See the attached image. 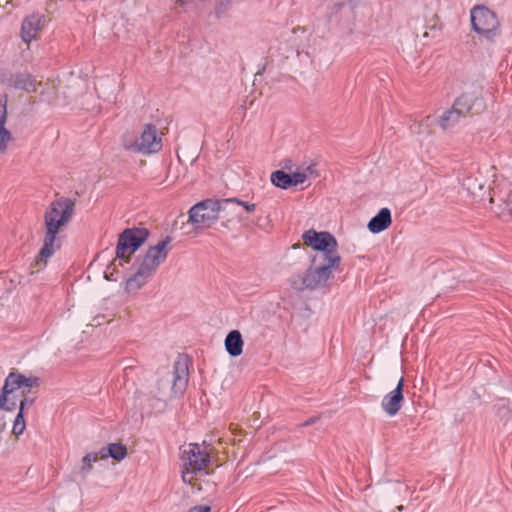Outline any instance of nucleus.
Returning a JSON list of instances; mask_svg holds the SVG:
<instances>
[{"instance_id": "f257e3e1", "label": "nucleus", "mask_w": 512, "mask_h": 512, "mask_svg": "<svg viewBox=\"0 0 512 512\" xmlns=\"http://www.w3.org/2000/svg\"><path fill=\"white\" fill-rule=\"evenodd\" d=\"M74 209V202L68 198H60L51 203L45 213V236L43 246L32 263V272H39L46 267L50 258L61 246L57 238L59 232L70 221Z\"/></svg>"}, {"instance_id": "f03ea898", "label": "nucleus", "mask_w": 512, "mask_h": 512, "mask_svg": "<svg viewBox=\"0 0 512 512\" xmlns=\"http://www.w3.org/2000/svg\"><path fill=\"white\" fill-rule=\"evenodd\" d=\"M255 208L256 204L247 201H239L236 198L222 200L210 198L190 208L189 222L196 229H205L211 227L218 220L221 210L229 209L236 212L239 216H242L244 212H254Z\"/></svg>"}, {"instance_id": "7ed1b4c3", "label": "nucleus", "mask_w": 512, "mask_h": 512, "mask_svg": "<svg viewBox=\"0 0 512 512\" xmlns=\"http://www.w3.org/2000/svg\"><path fill=\"white\" fill-rule=\"evenodd\" d=\"M271 183L280 189L299 188L305 190L320 181V171L316 163H301L296 165L292 160H286L281 170L271 173Z\"/></svg>"}, {"instance_id": "20e7f679", "label": "nucleus", "mask_w": 512, "mask_h": 512, "mask_svg": "<svg viewBox=\"0 0 512 512\" xmlns=\"http://www.w3.org/2000/svg\"><path fill=\"white\" fill-rule=\"evenodd\" d=\"M171 239L166 237L150 246L140 259L136 272L126 281V290L134 292L143 287L168 257Z\"/></svg>"}, {"instance_id": "39448f33", "label": "nucleus", "mask_w": 512, "mask_h": 512, "mask_svg": "<svg viewBox=\"0 0 512 512\" xmlns=\"http://www.w3.org/2000/svg\"><path fill=\"white\" fill-rule=\"evenodd\" d=\"M303 243L317 251L312 259V265L326 267L330 274L339 269L341 257L337 251V241L329 232H317L314 229L302 235Z\"/></svg>"}, {"instance_id": "423d86ee", "label": "nucleus", "mask_w": 512, "mask_h": 512, "mask_svg": "<svg viewBox=\"0 0 512 512\" xmlns=\"http://www.w3.org/2000/svg\"><path fill=\"white\" fill-rule=\"evenodd\" d=\"M37 377H26L19 372H10L4 381L0 393V410L12 411L23 402L28 403L27 395L33 387H37Z\"/></svg>"}, {"instance_id": "0eeeda50", "label": "nucleus", "mask_w": 512, "mask_h": 512, "mask_svg": "<svg viewBox=\"0 0 512 512\" xmlns=\"http://www.w3.org/2000/svg\"><path fill=\"white\" fill-rule=\"evenodd\" d=\"M213 448L210 445L189 443L182 448V479L185 483L194 485L197 475L208 473Z\"/></svg>"}, {"instance_id": "6e6552de", "label": "nucleus", "mask_w": 512, "mask_h": 512, "mask_svg": "<svg viewBox=\"0 0 512 512\" xmlns=\"http://www.w3.org/2000/svg\"><path fill=\"white\" fill-rule=\"evenodd\" d=\"M124 147L127 150L142 154L157 153L162 148V139L156 126L146 124L138 137L125 140Z\"/></svg>"}, {"instance_id": "1a4fd4ad", "label": "nucleus", "mask_w": 512, "mask_h": 512, "mask_svg": "<svg viewBox=\"0 0 512 512\" xmlns=\"http://www.w3.org/2000/svg\"><path fill=\"white\" fill-rule=\"evenodd\" d=\"M333 275L330 270L322 266H314L311 264L305 274H296L289 279L292 289L303 291L305 289L314 290L325 285Z\"/></svg>"}, {"instance_id": "9d476101", "label": "nucleus", "mask_w": 512, "mask_h": 512, "mask_svg": "<svg viewBox=\"0 0 512 512\" xmlns=\"http://www.w3.org/2000/svg\"><path fill=\"white\" fill-rule=\"evenodd\" d=\"M471 23L478 34L488 39L494 37L499 31L496 14L484 6H477L471 10Z\"/></svg>"}, {"instance_id": "9b49d317", "label": "nucleus", "mask_w": 512, "mask_h": 512, "mask_svg": "<svg viewBox=\"0 0 512 512\" xmlns=\"http://www.w3.org/2000/svg\"><path fill=\"white\" fill-rule=\"evenodd\" d=\"M149 232L145 228H132L124 230L118 239L116 255L126 261L145 242Z\"/></svg>"}, {"instance_id": "f8f14e48", "label": "nucleus", "mask_w": 512, "mask_h": 512, "mask_svg": "<svg viewBox=\"0 0 512 512\" xmlns=\"http://www.w3.org/2000/svg\"><path fill=\"white\" fill-rule=\"evenodd\" d=\"M404 379L401 377L394 390L387 393L382 401L381 408L390 417L398 414L404 402L403 396Z\"/></svg>"}, {"instance_id": "ddd939ff", "label": "nucleus", "mask_w": 512, "mask_h": 512, "mask_svg": "<svg viewBox=\"0 0 512 512\" xmlns=\"http://www.w3.org/2000/svg\"><path fill=\"white\" fill-rule=\"evenodd\" d=\"M453 105L464 117L470 113H479L485 108L482 96L475 93H464L460 95Z\"/></svg>"}, {"instance_id": "4468645a", "label": "nucleus", "mask_w": 512, "mask_h": 512, "mask_svg": "<svg viewBox=\"0 0 512 512\" xmlns=\"http://www.w3.org/2000/svg\"><path fill=\"white\" fill-rule=\"evenodd\" d=\"M45 16L41 14H31L24 18L21 25V39L29 44L35 40L39 32L44 28Z\"/></svg>"}, {"instance_id": "2eb2a0df", "label": "nucleus", "mask_w": 512, "mask_h": 512, "mask_svg": "<svg viewBox=\"0 0 512 512\" xmlns=\"http://www.w3.org/2000/svg\"><path fill=\"white\" fill-rule=\"evenodd\" d=\"M491 211L502 221L512 219V199L509 194H493L489 196Z\"/></svg>"}, {"instance_id": "dca6fc26", "label": "nucleus", "mask_w": 512, "mask_h": 512, "mask_svg": "<svg viewBox=\"0 0 512 512\" xmlns=\"http://www.w3.org/2000/svg\"><path fill=\"white\" fill-rule=\"evenodd\" d=\"M188 384V366L185 360H177L174 363L171 393L180 396L184 393Z\"/></svg>"}, {"instance_id": "f3484780", "label": "nucleus", "mask_w": 512, "mask_h": 512, "mask_svg": "<svg viewBox=\"0 0 512 512\" xmlns=\"http://www.w3.org/2000/svg\"><path fill=\"white\" fill-rule=\"evenodd\" d=\"M8 85L16 90H23L27 93H34L41 85L33 75L26 72L12 74L8 79Z\"/></svg>"}, {"instance_id": "a211bd4d", "label": "nucleus", "mask_w": 512, "mask_h": 512, "mask_svg": "<svg viewBox=\"0 0 512 512\" xmlns=\"http://www.w3.org/2000/svg\"><path fill=\"white\" fill-rule=\"evenodd\" d=\"M392 223L391 212L388 208H382L376 216H374L368 223V229L372 233H380Z\"/></svg>"}, {"instance_id": "6ab92c4d", "label": "nucleus", "mask_w": 512, "mask_h": 512, "mask_svg": "<svg viewBox=\"0 0 512 512\" xmlns=\"http://www.w3.org/2000/svg\"><path fill=\"white\" fill-rule=\"evenodd\" d=\"M244 341L241 333L238 330H232L225 338V348L228 354L232 357H237L242 354Z\"/></svg>"}, {"instance_id": "aec40b11", "label": "nucleus", "mask_w": 512, "mask_h": 512, "mask_svg": "<svg viewBox=\"0 0 512 512\" xmlns=\"http://www.w3.org/2000/svg\"><path fill=\"white\" fill-rule=\"evenodd\" d=\"M7 120V103L0 102V151L3 152L7 148L8 143L12 140V135L5 124Z\"/></svg>"}, {"instance_id": "412c9836", "label": "nucleus", "mask_w": 512, "mask_h": 512, "mask_svg": "<svg viewBox=\"0 0 512 512\" xmlns=\"http://www.w3.org/2000/svg\"><path fill=\"white\" fill-rule=\"evenodd\" d=\"M99 453L101 459L111 457L116 461H121L127 455V448L121 443H110L107 448L101 449Z\"/></svg>"}, {"instance_id": "4be33fe9", "label": "nucleus", "mask_w": 512, "mask_h": 512, "mask_svg": "<svg viewBox=\"0 0 512 512\" xmlns=\"http://www.w3.org/2000/svg\"><path fill=\"white\" fill-rule=\"evenodd\" d=\"M461 117H464L453 105L451 109L444 112L439 119V124L442 129H448L457 124Z\"/></svg>"}, {"instance_id": "5701e85b", "label": "nucleus", "mask_w": 512, "mask_h": 512, "mask_svg": "<svg viewBox=\"0 0 512 512\" xmlns=\"http://www.w3.org/2000/svg\"><path fill=\"white\" fill-rule=\"evenodd\" d=\"M24 403L21 402L20 403V407H19V411L15 417V420H14V423H13V428H12V434L15 436V437H19L20 435L23 434V432L25 431L26 429V422H25V419H24Z\"/></svg>"}, {"instance_id": "b1692460", "label": "nucleus", "mask_w": 512, "mask_h": 512, "mask_svg": "<svg viewBox=\"0 0 512 512\" xmlns=\"http://www.w3.org/2000/svg\"><path fill=\"white\" fill-rule=\"evenodd\" d=\"M99 459H101L99 452H91L86 454L82 458L80 473L83 476H86L93 469V463L97 462Z\"/></svg>"}, {"instance_id": "393cba45", "label": "nucleus", "mask_w": 512, "mask_h": 512, "mask_svg": "<svg viewBox=\"0 0 512 512\" xmlns=\"http://www.w3.org/2000/svg\"><path fill=\"white\" fill-rule=\"evenodd\" d=\"M187 512H211V508L207 505H199L190 508Z\"/></svg>"}]
</instances>
